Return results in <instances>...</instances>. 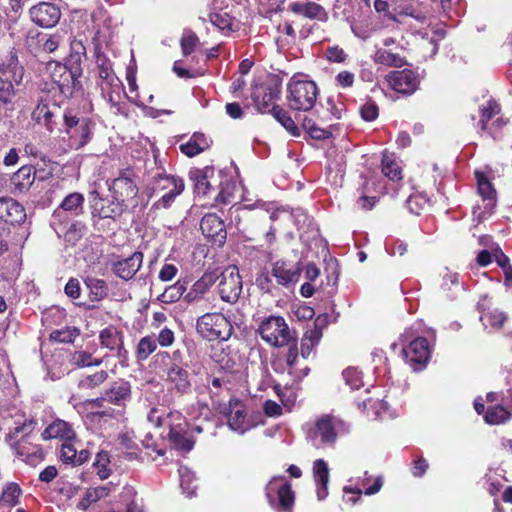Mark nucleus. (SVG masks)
<instances>
[{"mask_svg":"<svg viewBox=\"0 0 512 512\" xmlns=\"http://www.w3.org/2000/svg\"><path fill=\"white\" fill-rule=\"evenodd\" d=\"M26 218L25 209L12 198H0V220L10 224H20Z\"/></svg>","mask_w":512,"mask_h":512,"instance_id":"19","label":"nucleus"},{"mask_svg":"<svg viewBox=\"0 0 512 512\" xmlns=\"http://www.w3.org/2000/svg\"><path fill=\"white\" fill-rule=\"evenodd\" d=\"M157 348L154 336L148 335L142 337L137 345L136 357L140 361L146 360Z\"/></svg>","mask_w":512,"mask_h":512,"instance_id":"44","label":"nucleus"},{"mask_svg":"<svg viewBox=\"0 0 512 512\" xmlns=\"http://www.w3.org/2000/svg\"><path fill=\"white\" fill-rule=\"evenodd\" d=\"M0 76L3 78L9 77L13 80L15 85H20L24 76V68L19 63L18 57L15 53H10L5 58H0Z\"/></svg>","mask_w":512,"mask_h":512,"instance_id":"21","label":"nucleus"},{"mask_svg":"<svg viewBox=\"0 0 512 512\" xmlns=\"http://www.w3.org/2000/svg\"><path fill=\"white\" fill-rule=\"evenodd\" d=\"M30 177L31 168L23 166L14 174L12 180L16 185H20L21 188H24L32 183L33 180H31Z\"/></svg>","mask_w":512,"mask_h":512,"instance_id":"61","label":"nucleus"},{"mask_svg":"<svg viewBox=\"0 0 512 512\" xmlns=\"http://www.w3.org/2000/svg\"><path fill=\"white\" fill-rule=\"evenodd\" d=\"M71 361L77 367L99 366L102 363V359H93L92 355L85 351L75 352Z\"/></svg>","mask_w":512,"mask_h":512,"instance_id":"53","label":"nucleus"},{"mask_svg":"<svg viewBox=\"0 0 512 512\" xmlns=\"http://www.w3.org/2000/svg\"><path fill=\"white\" fill-rule=\"evenodd\" d=\"M279 89L275 86H266L262 89V93L257 91L253 94L254 105L260 113H270L274 106L273 101L279 96Z\"/></svg>","mask_w":512,"mask_h":512,"instance_id":"23","label":"nucleus"},{"mask_svg":"<svg viewBox=\"0 0 512 512\" xmlns=\"http://www.w3.org/2000/svg\"><path fill=\"white\" fill-rule=\"evenodd\" d=\"M258 331L261 338L274 347H283L294 341L285 319L281 316H270L264 319Z\"/></svg>","mask_w":512,"mask_h":512,"instance_id":"6","label":"nucleus"},{"mask_svg":"<svg viewBox=\"0 0 512 512\" xmlns=\"http://www.w3.org/2000/svg\"><path fill=\"white\" fill-rule=\"evenodd\" d=\"M382 173L393 181L402 179V169L395 161L392 155L383 154L382 157Z\"/></svg>","mask_w":512,"mask_h":512,"instance_id":"41","label":"nucleus"},{"mask_svg":"<svg viewBox=\"0 0 512 512\" xmlns=\"http://www.w3.org/2000/svg\"><path fill=\"white\" fill-rule=\"evenodd\" d=\"M101 345L110 350L118 349V355H121L123 350L122 336L114 328H106L101 331L99 335Z\"/></svg>","mask_w":512,"mask_h":512,"instance_id":"31","label":"nucleus"},{"mask_svg":"<svg viewBox=\"0 0 512 512\" xmlns=\"http://www.w3.org/2000/svg\"><path fill=\"white\" fill-rule=\"evenodd\" d=\"M266 498L271 507L279 511H291L294 504V492L284 477H274L266 485Z\"/></svg>","mask_w":512,"mask_h":512,"instance_id":"8","label":"nucleus"},{"mask_svg":"<svg viewBox=\"0 0 512 512\" xmlns=\"http://www.w3.org/2000/svg\"><path fill=\"white\" fill-rule=\"evenodd\" d=\"M220 298L230 304L237 302L242 292V279L236 266H228L218 273Z\"/></svg>","mask_w":512,"mask_h":512,"instance_id":"9","label":"nucleus"},{"mask_svg":"<svg viewBox=\"0 0 512 512\" xmlns=\"http://www.w3.org/2000/svg\"><path fill=\"white\" fill-rule=\"evenodd\" d=\"M218 280V272H206L202 275L200 279H198L193 285L192 288L196 291L200 296H204L205 293L215 284Z\"/></svg>","mask_w":512,"mask_h":512,"instance_id":"46","label":"nucleus"},{"mask_svg":"<svg viewBox=\"0 0 512 512\" xmlns=\"http://www.w3.org/2000/svg\"><path fill=\"white\" fill-rule=\"evenodd\" d=\"M11 449L13 450L16 456H18L27 463H32L34 459H43V452L40 449H36L32 453H29V449L23 440L11 444Z\"/></svg>","mask_w":512,"mask_h":512,"instance_id":"40","label":"nucleus"},{"mask_svg":"<svg viewBox=\"0 0 512 512\" xmlns=\"http://www.w3.org/2000/svg\"><path fill=\"white\" fill-rule=\"evenodd\" d=\"M22 495V490L17 483L10 482L3 487L2 495L0 497V506L13 507L19 502Z\"/></svg>","mask_w":512,"mask_h":512,"instance_id":"33","label":"nucleus"},{"mask_svg":"<svg viewBox=\"0 0 512 512\" xmlns=\"http://www.w3.org/2000/svg\"><path fill=\"white\" fill-rule=\"evenodd\" d=\"M179 476L183 492L186 493L188 497L193 496L197 489V485L194 484L196 481L195 474L188 467H180Z\"/></svg>","mask_w":512,"mask_h":512,"instance_id":"43","label":"nucleus"},{"mask_svg":"<svg viewBox=\"0 0 512 512\" xmlns=\"http://www.w3.org/2000/svg\"><path fill=\"white\" fill-rule=\"evenodd\" d=\"M14 84V81L9 79V77L3 78L0 76V101L4 104H11L13 102L16 96Z\"/></svg>","mask_w":512,"mask_h":512,"instance_id":"50","label":"nucleus"},{"mask_svg":"<svg viewBox=\"0 0 512 512\" xmlns=\"http://www.w3.org/2000/svg\"><path fill=\"white\" fill-rule=\"evenodd\" d=\"M31 21L42 28L56 26L62 16L58 5L50 2H40L29 9Z\"/></svg>","mask_w":512,"mask_h":512,"instance_id":"11","label":"nucleus"},{"mask_svg":"<svg viewBox=\"0 0 512 512\" xmlns=\"http://www.w3.org/2000/svg\"><path fill=\"white\" fill-rule=\"evenodd\" d=\"M185 291V283L177 281L173 285L168 286L164 292L158 296V300L165 304L174 303L182 297Z\"/></svg>","mask_w":512,"mask_h":512,"instance_id":"39","label":"nucleus"},{"mask_svg":"<svg viewBox=\"0 0 512 512\" xmlns=\"http://www.w3.org/2000/svg\"><path fill=\"white\" fill-rule=\"evenodd\" d=\"M342 375L346 384L350 386L351 389H359L363 385L361 372L355 368L345 369Z\"/></svg>","mask_w":512,"mask_h":512,"instance_id":"57","label":"nucleus"},{"mask_svg":"<svg viewBox=\"0 0 512 512\" xmlns=\"http://www.w3.org/2000/svg\"><path fill=\"white\" fill-rule=\"evenodd\" d=\"M480 319L485 327L490 326L491 328L498 329L504 324L507 317L503 312L494 310L483 313Z\"/></svg>","mask_w":512,"mask_h":512,"instance_id":"49","label":"nucleus"},{"mask_svg":"<svg viewBox=\"0 0 512 512\" xmlns=\"http://www.w3.org/2000/svg\"><path fill=\"white\" fill-rule=\"evenodd\" d=\"M402 354L414 370L417 369L416 365L424 366L430 358V348L427 339L423 337L414 339L407 347L402 349Z\"/></svg>","mask_w":512,"mask_h":512,"instance_id":"15","label":"nucleus"},{"mask_svg":"<svg viewBox=\"0 0 512 512\" xmlns=\"http://www.w3.org/2000/svg\"><path fill=\"white\" fill-rule=\"evenodd\" d=\"M166 192L162 197L154 204L156 208H168L174 201L176 196L180 195L184 190V182L180 178L173 176L160 177L156 183L155 190H165Z\"/></svg>","mask_w":512,"mask_h":512,"instance_id":"14","label":"nucleus"},{"mask_svg":"<svg viewBox=\"0 0 512 512\" xmlns=\"http://www.w3.org/2000/svg\"><path fill=\"white\" fill-rule=\"evenodd\" d=\"M70 139V146L75 149H80L85 146L91 139V129L86 119H82L81 124L76 130V137L68 135Z\"/></svg>","mask_w":512,"mask_h":512,"instance_id":"38","label":"nucleus"},{"mask_svg":"<svg viewBox=\"0 0 512 512\" xmlns=\"http://www.w3.org/2000/svg\"><path fill=\"white\" fill-rule=\"evenodd\" d=\"M289 7L293 13L303 15L310 19L325 20L327 18L324 9L319 4L314 2H295L290 4Z\"/></svg>","mask_w":512,"mask_h":512,"instance_id":"26","label":"nucleus"},{"mask_svg":"<svg viewBox=\"0 0 512 512\" xmlns=\"http://www.w3.org/2000/svg\"><path fill=\"white\" fill-rule=\"evenodd\" d=\"M55 111L46 103H39L32 112V119L38 124L44 125L50 132L55 128Z\"/></svg>","mask_w":512,"mask_h":512,"instance_id":"29","label":"nucleus"},{"mask_svg":"<svg viewBox=\"0 0 512 512\" xmlns=\"http://www.w3.org/2000/svg\"><path fill=\"white\" fill-rule=\"evenodd\" d=\"M77 447L74 443L66 441L62 444L60 450V459L66 464H72L75 466Z\"/></svg>","mask_w":512,"mask_h":512,"instance_id":"58","label":"nucleus"},{"mask_svg":"<svg viewBox=\"0 0 512 512\" xmlns=\"http://www.w3.org/2000/svg\"><path fill=\"white\" fill-rule=\"evenodd\" d=\"M232 413L229 414L228 426L236 432L243 434L246 431L245 413L243 404L238 399H232Z\"/></svg>","mask_w":512,"mask_h":512,"instance_id":"30","label":"nucleus"},{"mask_svg":"<svg viewBox=\"0 0 512 512\" xmlns=\"http://www.w3.org/2000/svg\"><path fill=\"white\" fill-rule=\"evenodd\" d=\"M58 229H63L60 235L64 236L67 243L75 245L85 234L86 226L80 221L70 219L68 224L57 226Z\"/></svg>","mask_w":512,"mask_h":512,"instance_id":"28","label":"nucleus"},{"mask_svg":"<svg viewBox=\"0 0 512 512\" xmlns=\"http://www.w3.org/2000/svg\"><path fill=\"white\" fill-rule=\"evenodd\" d=\"M165 421L169 429L167 438L173 448L185 453L191 451L195 441L188 434V423L183 415L178 411L169 412Z\"/></svg>","mask_w":512,"mask_h":512,"instance_id":"5","label":"nucleus"},{"mask_svg":"<svg viewBox=\"0 0 512 512\" xmlns=\"http://www.w3.org/2000/svg\"><path fill=\"white\" fill-rule=\"evenodd\" d=\"M76 327H63L51 332L50 339L60 343H71L79 335Z\"/></svg>","mask_w":512,"mask_h":512,"instance_id":"48","label":"nucleus"},{"mask_svg":"<svg viewBox=\"0 0 512 512\" xmlns=\"http://www.w3.org/2000/svg\"><path fill=\"white\" fill-rule=\"evenodd\" d=\"M109 463L110 459L106 451H100L97 453L93 465L97 469V475L101 480H105L110 476V469H108Z\"/></svg>","mask_w":512,"mask_h":512,"instance_id":"52","label":"nucleus"},{"mask_svg":"<svg viewBox=\"0 0 512 512\" xmlns=\"http://www.w3.org/2000/svg\"><path fill=\"white\" fill-rule=\"evenodd\" d=\"M73 68L68 69L66 65L55 63L51 70V79L58 86L60 92L65 96H71V83L73 82Z\"/></svg>","mask_w":512,"mask_h":512,"instance_id":"22","label":"nucleus"},{"mask_svg":"<svg viewBox=\"0 0 512 512\" xmlns=\"http://www.w3.org/2000/svg\"><path fill=\"white\" fill-rule=\"evenodd\" d=\"M272 116L293 136H299V129L289 113L279 105L271 108Z\"/></svg>","mask_w":512,"mask_h":512,"instance_id":"32","label":"nucleus"},{"mask_svg":"<svg viewBox=\"0 0 512 512\" xmlns=\"http://www.w3.org/2000/svg\"><path fill=\"white\" fill-rule=\"evenodd\" d=\"M387 80L395 91L403 94H412L419 85L418 76L409 69L390 72Z\"/></svg>","mask_w":512,"mask_h":512,"instance_id":"16","label":"nucleus"},{"mask_svg":"<svg viewBox=\"0 0 512 512\" xmlns=\"http://www.w3.org/2000/svg\"><path fill=\"white\" fill-rule=\"evenodd\" d=\"M209 21L220 30L229 28L231 25V18L226 12L212 11L209 13Z\"/></svg>","mask_w":512,"mask_h":512,"instance_id":"59","label":"nucleus"},{"mask_svg":"<svg viewBox=\"0 0 512 512\" xmlns=\"http://www.w3.org/2000/svg\"><path fill=\"white\" fill-rule=\"evenodd\" d=\"M360 112L364 120L373 121L378 117L379 109L374 102L368 101L361 107Z\"/></svg>","mask_w":512,"mask_h":512,"instance_id":"64","label":"nucleus"},{"mask_svg":"<svg viewBox=\"0 0 512 512\" xmlns=\"http://www.w3.org/2000/svg\"><path fill=\"white\" fill-rule=\"evenodd\" d=\"M500 112V107L495 101H489L487 106L481 108V120L479 124L482 130L486 129L487 122Z\"/></svg>","mask_w":512,"mask_h":512,"instance_id":"56","label":"nucleus"},{"mask_svg":"<svg viewBox=\"0 0 512 512\" xmlns=\"http://www.w3.org/2000/svg\"><path fill=\"white\" fill-rule=\"evenodd\" d=\"M348 432L347 425L340 419L321 416L308 432V438L316 448L333 446L339 433Z\"/></svg>","mask_w":512,"mask_h":512,"instance_id":"3","label":"nucleus"},{"mask_svg":"<svg viewBox=\"0 0 512 512\" xmlns=\"http://www.w3.org/2000/svg\"><path fill=\"white\" fill-rule=\"evenodd\" d=\"M74 431L71 425L64 420H56L51 423L42 433L44 440L60 438L66 441H71L74 437Z\"/></svg>","mask_w":512,"mask_h":512,"instance_id":"24","label":"nucleus"},{"mask_svg":"<svg viewBox=\"0 0 512 512\" xmlns=\"http://www.w3.org/2000/svg\"><path fill=\"white\" fill-rule=\"evenodd\" d=\"M143 262V254L134 252L130 257L115 262L112 271L123 280H130L138 272Z\"/></svg>","mask_w":512,"mask_h":512,"instance_id":"18","label":"nucleus"},{"mask_svg":"<svg viewBox=\"0 0 512 512\" xmlns=\"http://www.w3.org/2000/svg\"><path fill=\"white\" fill-rule=\"evenodd\" d=\"M358 408L366 412L367 416H372L373 419L381 418L382 412L387 409V403L383 400H373L372 398L364 399L358 402Z\"/></svg>","mask_w":512,"mask_h":512,"instance_id":"35","label":"nucleus"},{"mask_svg":"<svg viewBox=\"0 0 512 512\" xmlns=\"http://www.w3.org/2000/svg\"><path fill=\"white\" fill-rule=\"evenodd\" d=\"M84 196L81 193L73 192L67 195L61 204L52 214L50 225L53 227L57 235H60L63 229L57 226L68 224L73 219L84 212Z\"/></svg>","mask_w":512,"mask_h":512,"instance_id":"7","label":"nucleus"},{"mask_svg":"<svg viewBox=\"0 0 512 512\" xmlns=\"http://www.w3.org/2000/svg\"><path fill=\"white\" fill-rule=\"evenodd\" d=\"M198 42L199 39L196 34L192 32L184 34L180 42L183 54L185 56L190 55L195 50Z\"/></svg>","mask_w":512,"mask_h":512,"instance_id":"60","label":"nucleus"},{"mask_svg":"<svg viewBox=\"0 0 512 512\" xmlns=\"http://www.w3.org/2000/svg\"><path fill=\"white\" fill-rule=\"evenodd\" d=\"M325 55L329 61L336 63H343L347 58L345 51L338 46L328 47Z\"/></svg>","mask_w":512,"mask_h":512,"instance_id":"63","label":"nucleus"},{"mask_svg":"<svg viewBox=\"0 0 512 512\" xmlns=\"http://www.w3.org/2000/svg\"><path fill=\"white\" fill-rule=\"evenodd\" d=\"M131 397V387L128 382L123 380L114 382L109 389H106L101 396L89 400V405L93 408L101 409L96 412L101 417L116 418L120 415V410L108 407L107 404L123 406Z\"/></svg>","mask_w":512,"mask_h":512,"instance_id":"1","label":"nucleus"},{"mask_svg":"<svg viewBox=\"0 0 512 512\" xmlns=\"http://www.w3.org/2000/svg\"><path fill=\"white\" fill-rule=\"evenodd\" d=\"M374 62L390 67H402L406 65V61L403 57L383 48L376 50L374 54Z\"/></svg>","mask_w":512,"mask_h":512,"instance_id":"34","label":"nucleus"},{"mask_svg":"<svg viewBox=\"0 0 512 512\" xmlns=\"http://www.w3.org/2000/svg\"><path fill=\"white\" fill-rule=\"evenodd\" d=\"M108 378V373L104 370L89 375L80 382V386L87 389H93L100 386Z\"/></svg>","mask_w":512,"mask_h":512,"instance_id":"55","label":"nucleus"},{"mask_svg":"<svg viewBox=\"0 0 512 512\" xmlns=\"http://www.w3.org/2000/svg\"><path fill=\"white\" fill-rule=\"evenodd\" d=\"M302 127L308 132V134L317 140L328 139L331 136V132L328 130L318 127L316 121L308 116H305L302 120Z\"/></svg>","mask_w":512,"mask_h":512,"instance_id":"45","label":"nucleus"},{"mask_svg":"<svg viewBox=\"0 0 512 512\" xmlns=\"http://www.w3.org/2000/svg\"><path fill=\"white\" fill-rule=\"evenodd\" d=\"M110 189L115 199L122 204L125 200L133 199L138 193L136 184L130 175L126 173L114 179Z\"/></svg>","mask_w":512,"mask_h":512,"instance_id":"20","label":"nucleus"},{"mask_svg":"<svg viewBox=\"0 0 512 512\" xmlns=\"http://www.w3.org/2000/svg\"><path fill=\"white\" fill-rule=\"evenodd\" d=\"M114 489L112 483L103 486L90 487L86 490L83 500L88 504L97 502L98 500L108 496Z\"/></svg>","mask_w":512,"mask_h":512,"instance_id":"47","label":"nucleus"},{"mask_svg":"<svg viewBox=\"0 0 512 512\" xmlns=\"http://www.w3.org/2000/svg\"><path fill=\"white\" fill-rule=\"evenodd\" d=\"M215 170L211 167H205L195 174V191L198 195L206 196L214 188Z\"/></svg>","mask_w":512,"mask_h":512,"instance_id":"25","label":"nucleus"},{"mask_svg":"<svg viewBox=\"0 0 512 512\" xmlns=\"http://www.w3.org/2000/svg\"><path fill=\"white\" fill-rule=\"evenodd\" d=\"M313 474L316 483L329 482V468L323 459H317L313 463Z\"/></svg>","mask_w":512,"mask_h":512,"instance_id":"54","label":"nucleus"},{"mask_svg":"<svg viewBox=\"0 0 512 512\" xmlns=\"http://www.w3.org/2000/svg\"><path fill=\"white\" fill-rule=\"evenodd\" d=\"M271 273L279 285L290 287L298 282L302 273V265L278 260L273 263Z\"/></svg>","mask_w":512,"mask_h":512,"instance_id":"13","label":"nucleus"},{"mask_svg":"<svg viewBox=\"0 0 512 512\" xmlns=\"http://www.w3.org/2000/svg\"><path fill=\"white\" fill-rule=\"evenodd\" d=\"M511 418V412L506 410L503 406L496 405L488 407L484 420L490 425L503 424Z\"/></svg>","mask_w":512,"mask_h":512,"instance_id":"37","label":"nucleus"},{"mask_svg":"<svg viewBox=\"0 0 512 512\" xmlns=\"http://www.w3.org/2000/svg\"><path fill=\"white\" fill-rule=\"evenodd\" d=\"M200 228L206 238L212 239L218 245L226 240V229L224 222L216 214H206L201 222Z\"/></svg>","mask_w":512,"mask_h":512,"instance_id":"17","label":"nucleus"},{"mask_svg":"<svg viewBox=\"0 0 512 512\" xmlns=\"http://www.w3.org/2000/svg\"><path fill=\"white\" fill-rule=\"evenodd\" d=\"M197 332L206 340H227L232 334L230 321L221 313H206L196 322Z\"/></svg>","mask_w":512,"mask_h":512,"instance_id":"4","label":"nucleus"},{"mask_svg":"<svg viewBox=\"0 0 512 512\" xmlns=\"http://www.w3.org/2000/svg\"><path fill=\"white\" fill-rule=\"evenodd\" d=\"M96 65L98 69V85L102 94L108 97L109 102L116 105L113 99V92L119 91L121 81L113 71L112 63L104 54H97Z\"/></svg>","mask_w":512,"mask_h":512,"instance_id":"10","label":"nucleus"},{"mask_svg":"<svg viewBox=\"0 0 512 512\" xmlns=\"http://www.w3.org/2000/svg\"><path fill=\"white\" fill-rule=\"evenodd\" d=\"M96 210L100 218L114 219L122 214L123 204L120 201H117L116 199L112 201L102 200L100 208H97Z\"/></svg>","mask_w":512,"mask_h":512,"instance_id":"42","label":"nucleus"},{"mask_svg":"<svg viewBox=\"0 0 512 512\" xmlns=\"http://www.w3.org/2000/svg\"><path fill=\"white\" fill-rule=\"evenodd\" d=\"M475 176H476V179H477V185H478L479 194L484 199H489V200L494 199V196H495L496 192H495V189L493 188L491 182L481 172L476 171L475 172Z\"/></svg>","mask_w":512,"mask_h":512,"instance_id":"51","label":"nucleus"},{"mask_svg":"<svg viewBox=\"0 0 512 512\" xmlns=\"http://www.w3.org/2000/svg\"><path fill=\"white\" fill-rule=\"evenodd\" d=\"M25 3L26 0H8V7L5 12L6 15L12 20L18 19Z\"/></svg>","mask_w":512,"mask_h":512,"instance_id":"62","label":"nucleus"},{"mask_svg":"<svg viewBox=\"0 0 512 512\" xmlns=\"http://www.w3.org/2000/svg\"><path fill=\"white\" fill-rule=\"evenodd\" d=\"M188 365L168 364L166 367V381L172 389L181 395L191 391V376Z\"/></svg>","mask_w":512,"mask_h":512,"instance_id":"12","label":"nucleus"},{"mask_svg":"<svg viewBox=\"0 0 512 512\" xmlns=\"http://www.w3.org/2000/svg\"><path fill=\"white\" fill-rule=\"evenodd\" d=\"M319 90L314 81L292 78L287 84V104L294 111H310L316 104Z\"/></svg>","mask_w":512,"mask_h":512,"instance_id":"2","label":"nucleus"},{"mask_svg":"<svg viewBox=\"0 0 512 512\" xmlns=\"http://www.w3.org/2000/svg\"><path fill=\"white\" fill-rule=\"evenodd\" d=\"M84 283L90 291L92 300L99 301L107 296L108 286L104 280L88 276Z\"/></svg>","mask_w":512,"mask_h":512,"instance_id":"36","label":"nucleus"},{"mask_svg":"<svg viewBox=\"0 0 512 512\" xmlns=\"http://www.w3.org/2000/svg\"><path fill=\"white\" fill-rule=\"evenodd\" d=\"M210 143L202 133H194L188 142L180 145V150L188 157H194L209 148Z\"/></svg>","mask_w":512,"mask_h":512,"instance_id":"27","label":"nucleus"}]
</instances>
